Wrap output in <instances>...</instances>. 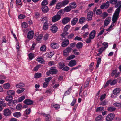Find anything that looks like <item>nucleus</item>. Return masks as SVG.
I'll use <instances>...</instances> for the list:
<instances>
[{
  "label": "nucleus",
  "mask_w": 121,
  "mask_h": 121,
  "mask_svg": "<svg viewBox=\"0 0 121 121\" xmlns=\"http://www.w3.org/2000/svg\"><path fill=\"white\" fill-rule=\"evenodd\" d=\"M41 9L43 12L45 13L48 12L49 10V9L47 6H42Z\"/></svg>",
  "instance_id": "nucleus-11"
},
{
  "label": "nucleus",
  "mask_w": 121,
  "mask_h": 121,
  "mask_svg": "<svg viewBox=\"0 0 121 121\" xmlns=\"http://www.w3.org/2000/svg\"><path fill=\"white\" fill-rule=\"evenodd\" d=\"M48 3V2L47 0H43L41 3V5L42 6H46Z\"/></svg>",
  "instance_id": "nucleus-47"
},
{
  "label": "nucleus",
  "mask_w": 121,
  "mask_h": 121,
  "mask_svg": "<svg viewBox=\"0 0 121 121\" xmlns=\"http://www.w3.org/2000/svg\"><path fill=\"white\" fill-rule=\"evenodd\" d=\"M110 19V17H108L107 19L104 21L103 26L104 27L106 26L109 24L111 20Z\"/></svg>",
  "instance_id": "nucleus-16"
},
{
  "label": "nucleus",
  "mask_w": 121,
  "mask_h": 121,
  "mask_svg": "<svg viewBox=\"0 0 121 121\" xmlns=\"http://www.w3.org/2000/svg\"><path fill=\"white\" fill-rule=\"evenodd\" d=\"M102 11L100 9H98L96 10V13L97 15H100L102 14Z\"/></svg>",
  "instance_id": "nucleus-46"
},
{
  "label": "nucleus",
  "mask_w": 121,
  "mask_h": 121,
  "mask_svg": "<svg viewBox=\"0 0 121 121\" xmlns=\"http://www.w3.org/2000/svg\"><path fill=\"white\" fill-rule=\"evenodd\" d=\"M54 107L56 109H58L60 107V105L58 104H55L53 105Z\"/></svg>",
  "instance_id": "nucleus-64"
},
{
  "label": "nucleus",
  "mask_w": 121,
  "mask_h": 121,
  "mask_svg": "<svg viewBox=\"0 0 121 121\" xmlns=\"http://www.w3.org/2000/svg\"><path fill=\"white\" fill-rule=\"evenodd\" d=\"M57 1L56 0H52L50 2L49 6H53L56 4Z\"/></svg>",
  "instance_id": "nucleus-44"
},
{
  "label": "nucleus",
  "mask_w": 121,
  "mask_h": 121,
  "mask_svg": "<svg viewBox=\"0 0 121 121\" xmlns=\"http://www.w3.org/2000/svg\"><path fill=\"white\" fill-rule=\"evenodd\" d=\"M104 108L103 107H98L96 110V112H101L104 109Z\"/></svg>",
  "instance_id": "nucleus-38"
},
{
  "label": "nucleus",
  "mask_w": 121,
  "mask_h": 121,
  "mask_svg": "<svg viewBox=\"0 0 121 121\" xmlns=\"http://www.w3.org/2000/svg\"><path fill=\"white\" fill-rule=\"evenodd\" d=\"M121 1H118L117 3L115 5V8L118 7L119 9H120L121 8Z\"/></svg>",
  "instance_id": "nucleus-37"
},
{
  "label": "nucleus",
  "mask_w": 121,
  "mask_h": 121,
  "mask_svg": "<svg viewBox=\"0 0 121 121\" xmlns=\"http://www.w3.org/2000/svg\"><path fill=\"white\" fill-rule=\"evenodd\" d=\"M28 56L29 59L32 60L34 57V55L32 53H30L28 54Z\"/></svg>",
  "instance_id": "nucleus-53"
},
{
  "label": "nucleus",
  "mask_w": 121,
  "mask_h": 121,
  "mask_svg": "<svg viewBox=\"0 0 121 121\" xmlns=\"http://www.w3.org/2000/svg\"><path fill=\"white\" fill-rule=\"evenodd\" d=\"M52 78L51 77H50L46 78L45 79V81L46 82L49 83L50 81L52 79Z\"/></svg>",
  "instance_id": "nucleus-57"
},
{
  "label": "nucleus",
  "mask_w": 121,
  "mask_h": 121,
  "mask_svg": "<svg viewBox=\"0 0 121 121\" xmlns=\"http://www.w3.org/2000/svg\"><path fill=\"white\" fill-rule=\"evenodd\" d=\"M59 68L61 69L63 68L65 66L64 63H62L61 62H60L59 63Z\"/></svg>",
  "instance_id": "nucleus-48"
},
{
  "label": "nucleus",
  "mask_w": 121,
  "mask_h": 121,
  "mask_svg": "<svg viewBox=\"0 0 121 121\" xmlns=\"http://www.w3.org/2000/svg\"><path fill=\"white\" fill-rule=\"evenodd\" d=\"M24 103L27 105H31L33 103V101L28 99H25L24 101Z\"/></svg>",
  "instance_id": "nucleus-13"
},
{
  "label": "nucleus",
  "mask_w": 121,
  "mask_h": 121,
  "mask_svg": "<svg viewBox=\"0 0 121 121\" xmlns=\"http://www.w3.org/2000/svg\"><path fill=\"white\" fill-rule=\"evenodd\" d=\"M4 100L2 99H0V105L1 106L5 107L6 106V104L4 103Z\"/></svg>",
  "instance_id": "nucleus-31"
},
{
  "label": "nucleus",
  "mask_w": 121,
  "mask_h": 121,
  "mask_svg": "<svg viewBox=\"0 0 121 121\" xmlns=\"http://www.w3.org/2000/svg\"><path fill=\"white\" fill-rule=\"evenodd\" d=\"M96 33V32L95 30H93L90 33L89 36L91 37L93 39L95 37Z\"/></svg>",
  "instance_id": "nucleus-22"
},
{
  "label": "nucleus",
  "mask_w": 121,
  "mask_h": 121,
  "mask_svg": "<svg viewBox=\"0 0 121 121\" xmlns=\"http://www.w3.org/2000/svg\"><path fill=\"white\" fill-rule=\"evenodd\" d=\"M89 82L88 80H87L85 82L84 85V87L86 88L89 86Z\"/></svg>",
  "instance_id": "nucleus-55"
},
{
  "label": "nucleus",
  "mask_w": 121,
  "mask_h": 121,
  "mask_svg": "<svg viewBox=\"0 0 121 121\" xmlns=\"http://www.w3.org/2000/svg\"><path fill=\"white\" fill-rule=\"evenodd\" d=\"M13 115L15 117L18 118L21 115V114L19 112H17L13 114Z\"/></svg>",
  "instance_id": "nucleus-40"
},
{
  "label": "nucleus",
  "mask_w": 121,
  "mask_h": 121,
  "mask_svg": "<svg viewBox=\"0 0 121 121\" xmlns=\"http://www.w3.org/2000/svg\"><path fill=\"white\" fill-rule=\"evenodd\" d=\"M86 21V18L84 17H82L79 20V23L82 24L84 23Z\"/></svg>",
  "instance_id": "nucleus-34"
},
{
  "label": "nucleus",
  "mask_w": 121,
  "mask_h": 121,
  "mask_svg": "<svg viewBox=\"0 0 121 121\" xmlns=\"http://www.w3.org/2000/svg\"><path fill=\"white\" fill-rule=\"evenodd\" d=\"M25 96L24 95L22 96L18 99L17 100L18 102H22L25 99Z\"/></svg>",
  "instance_id": "nucleus-41"
},
{
  "label": "nucleus",
  "mask_w": 121,
  "mask_h": 121,
  "mask_svg": "<svg viewBox=\"0 0 121 121\" xmlns=\"http://www.w3.org/2000/svg\"><path fill=\"white\" fill-rule=\"evenodd\" d=\"M33 32L32 31H29L28 33L27 38L29 39H31L33 38Z\"/></svg>",
  "instance_id": "nucleus-15"
},
{
  "label": "nucleus",
  "mask_w": 121,
  "mask_h": 121,
  "mask_svg": "<svg viewBox=\"0 0 121 121\" xmlns=\"http://www.w3.org/2000/svg\"><path fill=\"white\" fill-rule=\"evenodd\" d=\"M75 57V55H71L67 57L66 59V60H69L74 58Z\"/></svg>",
  "instance_id": "nucleus-49"
},
{
  "label": "nucleus",
  "mask_w": 121,
  "mask_h": 121,
  "mask_svg": "<svg viewBox=\"0 0 121 121\" xmlns=\"http://www.w3.org/2000/svg\"><path fill=\"white\" fill-rule=\"evenodd\" d=\"M13 99V97L11 95H8L6 96L5 100L7 101H11Z\"/></svg>",
  "instance_id": "nucleus-28"
},
{
  "label": "nucleus",
  "mask_w": 121,
  "mask_h": 121,
  "mask_svg": "<svg viewBox=\"0 0 121 121\" xmlns=\"http://www.w3.org/2000/svg\"><path fill=\"white\" fill-rule=\"evenodd\" d=\"M42 76L41 74L39 73H37L34 75V77L35 78H38L41 77Z\"/></svg>",
  "instance_id": "nucleus-30"
},
{
  "label": "nucleus",
  "mask_w": 121,
  "mask_h": 121,
  "mask_svg": "<svg viewBox=\"0 0 121 121\" xmlns=\"http://www.w3.org/2000/svg\"><path fill=\"white\" fill-rule=\"evenodd\" d=\"M51 31L53 33H55L57 31L58 28L55 24H54L50 27Z\"/></svg>",
  "instance_id": "nucleus-8"
},
{
  "label": "nucleus",
  "mask_w": 121,
  "mask_h": 121,
  "mask_svg": "<svg viewBox=\"0 0 121 121\" xmlns=\"http://www.w3.org/2000/svg\"><path fill=\"white\" fill-rule=\"evenodd\" d=\"M25 86V85L24 83L22 82H21L19 83L16 85V87L17 88H22Z\"/></svg>",
  "instance_id": "nucleus-21"
},
{
  "label": "nucleus",
  "mask_w": 121,
  "mask_h": 121,
  "mask_svg": "<svg viewBox=\"0 0 121 121\" xmlns=\"http://www.w3.org/2000/svg\"><path fill=\"white\" fill-rule=\"evenodd\" d=\"M72 50V49L71 47H68L63 51V54L64 56L67 57L69 55V53Z\"/></svg>",
  "instance_id": "nucleus-3"
},
{
  "label": "nucleus",
  "mask_w": 121,
  "mask_h": 121,
  "mask_svg": "<svg viewBox=\"0 0 121 121\" xmlns=\"http://www.w3.org/2000/svg\"><path fill=\"white\" fill-rule=\"evenodd\" d=\"M62 7V6L60 4V2L58 3V4H57L56 5V9H59Z\"/></svg>",
  "instance_id": "nucleus-52"
},
{
  "label": "nucleus",
  "mask_w": 121,
  "mask_h": 121,
  "mask_svg": "<svg viewBox=\"0 0 121 121\" xmlns=\"http://www.w3.org/2000/svg\"><path fill=\"white\" fill-rule=\"evenodd\" d=\"M41 21L43 23L44 22V21L45 22H47L48 21L47 17H44L42 18L41 19Z\"/></svg>",
  "instance_id": "nucleus-36"
},
{
  "label": "nucleus",
  "mask_w": 121,
  "mask_h": 121,
  "mask_svg": "<svg viewBox=\"0 0 121 121\" xmlns=\"http://www.w3.org/2000/svg\"><path fill=\"white\" fill-rule=\"evenodd\" d=\"M40 50L41 51H44L46 50V46L45 45H43L40 48Z\"/></svg>",
  "instance_id": "nucleus-56"
},
{
  "label": "nucleus",
  "mask_w": 121,
  "mask_h": 121,
  "mask_svg": "<svg viewBox=\"0 0 121 121\" xmlns=\"http://www.w3.org/2000/svg\"><path fill=\"white\" fill-rule=\"evenodd\" d=\"M64 10L62 9L59 10L57 12V14L60 15V16L62 14L64 13Z\"/></svg>",
  "instance_id": "nucleus-59"
},
{
  "label": "nucleus",
  "mask_w": 121,
  "mask_h": 121,
  "mask_svg": "<svg viewBox=\"0 0 121 121\" xmlns=\"http://www.w3.org/2000/svg\"><path fill=\"white\" fill-rule=\"evenodd\" d=\"M103 118L101 115H99L95 119L96 121H102Z\"/></svg>",
  "instance_id": "nucleus-33"
},
{
  "label": "nucleus",
  "mask_w": 121,
  "mask_h": 121,
  "mask_svg": "<svg viewBox=\"0 0 121 121\" xmlns=\"http://www.w3.org/2000/svg\"><path fill=\"white\" fill-rule=\"evenodd\" d=\"M71 9L69 6H67L64 9V12H67L70 11Z\"/></svg>",
  "instance_id": "nucleus-29"
},
{
  "label": "nucleus",
  "mask_w": 121,
  "mask_h": 121,
  "mask_svg": "<svg viewBox=\"0 0 121 121\" xmlns=\"http://www.w3.org/2000/svg\"><path fill=\"white\" fill-rule=\"evenodd\" d=\"M58 72V70L56 69L55 67H51L49 71L46 73V74L48 76H49L50 74L52 75L56 74Z\"/></svg>",
  "instance_id": "nucleus-2"
},
{
  "label": "nucleus",
  "mask_w": 121,
  "mask_h": 121,
  "mask_svg": "<svg viewBox=\"0 0 121 121\" xmlns=\"http://www.w3.org/2000/svg\"><path fill=\"white\" fill-rule=\"evenodd\" d=\"M68 0H65L60 2V4L62 6H65L67 4L69 3Z\"/></svg>",
  "instance_id": "nucleus-18"
},
{
  "label": "nucleus",
  "mask_w": 121,
  "mask_h": 121,
  "mask_svg": "<svg viewBox=\"0 0 121 121\" xmlns=\"http://www.w3.org/2000/svg\"><path fill=\"white\" fill-rule=\"evenodd\" d=\"M109 2L110 4H116L118 3V0H110Z\"/></svg>",
  "instance_id": "nucleus-35"
},
{
  "label": "nucleus",
  "mask_w": 121,
  "mask_h": 121,
  "mask_svg": "<svg viewBox=\"0 0 121 121\" xmlns=\"http://www.w3.org/2000/svg\"><path fill=\"white\" fill-rule=\"evenodd\" d=\"M37 61L38 62L41 64H44L45 63V61L42 58L39 57L37 58Z\"/></svg>",
  "instance_id": "nucleus-25"
},
{
  "label": "nucleus",
  "mask_w": 121,
  "mask_h": 121,
  "mask_svg": "<svg viewBox=\"0 0 121 121\" xmlns=\"http://www.w3.org/2000/svg\"><path fill=\"white\" fill-rule=\"evenodd\" d=\"M55 61H50L48 62V65L50 66L53 65L55 64Z\"/></svg>",
  "instance_id": "nucleus-63"
},
{
  "label": "nucleus",
  "mask_w": 121,
  "mask_h": 121,
  "mask_svg": "<svg viewBox=\"0 0 121 121\" xmlns=\"http://www.w3.org/2000/svg\"><path fill=\"white\" fill-rule=\"evenodd\" d=\"M43 36L42 34H40L39 35L37 38V40L38 41H39L42 39Z\"/></svg>",
  "instance_id": "nucleus-54"
},
{
  "label": "nucleus",
  "mask_w": 121,
  "mask_h": 121,
  "mask_svg": "<svg viewBox=\"0 0 121 121\" xmlns=\"http://www.w3.org/2000/svg\"><path fill=\"white\" fill-rule=\"evenodd\" d=\"M76 64V61L74 60H71L68 63V65L70 67L75 66Z\"/></svg>",
  "instance_id": "nucleus-10"
},
{
  "label": "nucleus",
  "mask_w": 121,
  "mask_h": 121,
  "mask_svg": "<svg viewBox=\"0 0 121 121\" xmlns=\"http://www.w3.org/2000/svg\"><path fill=\"white\" fill-rule=\"evenodd\" d=\"M15 92L14 91L10 90L7 91V94L9 95L12 96L14 95Z\"/></svg>",
  "instance_id": "nucleus-26"
},
{
  "label": "nucleus",
  "mask_w": 121,
  "mask_h": 121,
  "mask_svg": "<svg viewBox=\"0 0 121 121\" xmlns=\"http://www.w3.org/2000/svg\"><path fill=\"white\" fill-rule=\"evenodd\" d=\"M69 43V41L67 39L63 41L62 44V46L63 47H65L67 46Z\"/></svg>",
  "instance_id": "nucleus-23"
},
{
  "label": "nucleus",
  "mask_w": 121,
  "mask_h": 121,
  "mask_svg": "<svg viewBox=\"0 0 121 121\" xmlns=\"http://www.w3.org/2000/svg\"><path fill=\"white\" fill-rule=\"evenodd\" d=\"M113 105L118 107H121V103L116 102L114 103Z\"/></svg>",
  "instance_id": "nucleus-45"
},
{
  "label": "nucleus",
  "mask_w": 121,
  "mask_h": 121,
  "mask_svg": "<svg viewBox=\"0 0 121 121\" xmlns=\"http://www.w3.org/2000/svg\"><path fill=\"white\" fill-rule=\"evenodd\" d=\"M11 114V111L8 109H6L4 111V115L5 116H8Z\"/></svg>",
  "instance_id": "nucleus-9"
},
{
  "label": "nucleus",
  "mask_w": 121,
  "mask_h": 121,
  "mask_svg": "<svg viewBox=\"0 0 121 121\" xmlns=\"http://www.w3.org/2000/svg\"><path fill=\"white\" fill-rule=\"evenodd\" d=\"M49 35L48 34H46L43 37V39L45 40H47L48 38Z\"/></svg>",
  "instance_id": "nucleus-58"
},
{
  "label": "nucleus",
  "mask_w": 121,
  "mask_h": 121,
  "mask_svg": "<svg viewBox=\"0 0 121 121\" xmlns=\"http://www.w3.org/2000/svg\"><path fill=\"white\" fill-rule=\"evenodd\" d=\"M61 16L59 14H56L54 16L52 17V21L53 22L57 21L61 18Z\"/></svg>",
  "instance_id": "nucleus-6"
},
{
  "label": "nucleus",
  "mask_w": 121,
  "mask_h": 121,
  "mask_svg": "<svg viewBox=\"0 0 121 121\" xmlns=\"http://www.w3.org/2000/svg\"><path fill=\"white\" fill-rule=\"evenodd\" d=\"M69 6L72 9H74L76 7V5L75 2H72L70 4Z\"/></svg>",
  "instance_id": "nucleus-27"
},
{
  "label": "nucleus",
  "mask_w": 121,
  "mask_h": 121,
  "mask_svg": "<svg viewBox=\"0 0 121 121\" xmlns=\"http://www.w3.org/2000/svg\"><path fill=\"white\" fill-rule=\"evenodd\" d=\"M109 3L110 2L109 1H107L106 2V3H104L105 6V8H108L109 6Z\"/></svg>",
  "instance_id": "nucleus-62"
},
{
  "label": "nucleus",
  "mask_w": 121,
  "mask_h": 121,
  "mask_svg": "<svg viewBox=\"0 0 121 121\" xmlns=\"http://www.w3.org/2000/svg\"><path fill=\"white\" fill-rule=\"evenodd\" d=\"M71 20V18L66 17L64 18L62 21V23L64 24H65L69 22Z\"/></svg>",
  "instance_id": "nucleus-14"
},
{
  "label": "nucleus",
  "mask_w": 121,
  "mask_h": 121,
  "mask_svg": "<svg viewBox=\"0 0 121 121\" xmlns=\"http://www.w3.org/2000/svg\"><path fill=\"white\" fill-rule=\"evenodd\" d=\"M93 15V13L92 11H90L87 13V20L88 21H90L92 20V17Z\"/></svg>",
  "instance_id": "nucleus-7"
},
{
  "label": "nucleus",
  "mask_w": 121,
  "mask_h": 121,
  "mask_svg": "<svg viewBox=\"0 0 121 121\" xmlns=\"http://www.w3.org/2000/svg\"><path fill=\"white\" fill-rule=\"evenodd\" d=\"M70 25H68L66 26L64 28L63 32L61 34L63 38H65V36L68 34L69 33L67 32L68 30L70 28Z\"/></svg>",
  "instance_id": "nucleus-4"
},
{
  "label": "nucleus",
  "mask_w": 121,
  "mask_h": 121,
  "mask_svg": "<svg viewBox=\"0 0 121 121\" xmlns=\"http://www.w3.org/2000/svg\"><path fill=\"white\" fill-rule=\"evenodd\" d=\"M41 65H39L36 66L33 69L34 70L36 71H37L39 68L41 67Z\"/></svg>",
  "instance_id": "nucleus-50"
},
{
  "label": "nucleus",
  "mask_w": 121,
  "mask_h": 121,
  "mask_svg": "<svg viewBox=\"0 0 121 121\" xmlns=\"http://www.w3.org/2000/svg\"><path fill=\"white\" fill-rule=\"evenodd\" d=\"M83 46V44L81 42H79L76 45L77 48L78 49L81 48Z\"/></svg>",
  "instance_id": "nucleus-32"
},
{
  "label": "nucleus",
  "mask_w": 121,
  "mask_h": 121,
  "mask_svg": "<svg viewBox=\"0 0 121 121\" xmlns=\"http://www.w3.org/2000/svg\"><path fill=\"white\" fill-rule=\"evenodd\" d=\"M22 27L23 28H26L28 27L27 24L25 22H24L22 25Z\"/></svg>",
  "instance_id": "nucleus-61"
},
{
  "label": "nucleus",
  "mask_w": 121,
  "mask_h": 121,
  "mask_svg": "<svg viewBox=\"0 0 121 121\" xmlns=\"http://www.w3.org/2000/svg\"><path fill=\"white\" fill-rule=\"evenodd\" d=\"M50 46L52 48L54 49H57L59 47L58 44L56 43H51L50 44Z\"/></svg>",
  "instance_id": "nucleus-12"
},
{
  "label": "nucleus",
  "mask_w": 121,
  "mask_h": 121,
  "mask_svg": "<svg viewBox=\"0 0 121 121\" xmlns=\"http://www.w3.org/2000/svg\"><path fill=\"white\" fill-rule=\"evenodd\" d=\"M10 85L9 83L4 84L3 85L5 89H8L10 87Z\"/></svg>",
  "instance_id": "nucleus-42"
},
{
  "label": "nucleus",
  "mask_w": 121,
  "mask_h": 121,
  "mask_svg": "<svg viewBox=\"0 0 121 121\" xmlns=\"http://www.w3.org/2000/svg\"><path fill=\"white\" fill-rule=\"evenodd\" d=\"M115 115L114 114L110 113L108 114L106 116V119L107 121H111L114 119Z\"/></svg>",
  "instance_id": "nucleus-5"
},
{
  "label": "nucleus",
  "mask_w": 121,
  "mask_h": 121,
  "mask_svg": "<svg viewBox=\"0 0 121 121\" xmlns=\"http://www.w3.org/2000/svg\"><path fill=\"white\" fill-rule=\"evenodd\" d=\"M24 90V88H20L17 90L16 91V92L18 94H20L23 92Z\"/></svg>",
  "instance_id": "nucleus-43"
},
{
  "label": "nucleus",
  "mask_w": 121,
  "mask_h": 121,
  "mask_svg": "<svg viewBox=\"0 0 121 121\" xmlns=\"http://www.w3.org/2000/svg\"><path fill=\"white\" fill-rule=\"evenodd\" d=\"M108 14L106 12H104L102 13V14L101 15V17L103 18L104 19L106 17L108 16Z\"/></svg>",
  "instance_id": "nucleus-39"
},
{
  "label": "nucleus",
  "mask_w": 121,
  "mask_h": 121,
  "mask_svg": "<svg viewBox=\"0 0 121 121\" xmlns=\"http://www.w3.org/2000/svg\"><path fill=\"white\" fill-rule=\"evenodd\" d=\"M92 39L91 37L89 36V38L86 40V42L87 43H89L91 42V39Z\"/></svg>",
  "instance_id": "nucleus-51"
},
{
  "label": "nucleus",
  "mask_w": 121,
  "mask_h": 121,
  "mask_svg": "<svg viewBox=\"0 0 121 121\" xmlns=\"http://www.w3.org/2000/svg\"><path fill=\"white\" fill-rule=\"evenodd\" d=\"M48 25L49 24L48 22H44L43 27V29L45 30H48Z\"/></svg>",
  "instance_id": "nucleus-17"
},
{
  "label": "nucleus",
  "mask_w": 121,
  "mask_h": 121,
  "mask_svg": "<svg viewBox=\"0 0 121 121\" xmlns=\"http://www.w3.org/2000/svg\"><path fill=\"white\" fill-rule=\"evenodd\" d=\"M107 109L108 111L112 112L116 110V108L114 106H111L108 107Z\"/></svg>",
  "instance_id": "nucleus-24"
},
{
  "label": "nucleus",
  "mask_w": 121,
  "mask_h": 121,
  "mask_svg": "<svg viewBox=\"0 0 121 121\" xmlns=\"http://www.w3.org/2000/svg\"><path fill=\"white\" fill-rule=\"evenodd\" d=\"M78 20V19L76 17L73 18L71 21V24L73 26L75 25Z\"/></svg>",
  "instance_id": "nucleus-19"
},
{
  "label": "nucleus",
  "mask_w": 121,
  "mask_h": 121,
  "mask_svg": "<svg viewBox=\"0 0 121 121\" xmlns=\"http://www.w3.org/2000/svg\"><path fill=\"white\" fill-rule=\"evenodd\" d=\"M120 89L119 88H116L113 90V94L114 95H116V97L117 96V95L119 94L120 91Z\"/></svg>",
  "instance_id": "nucleus-20"
},
{
  "label": "nucleus",
  "mask_w": 121,
  "mask_h": 121,
  "mask_svg": "<svg viewBox=\"0 0 121 121\" xmlns=\"http://www.w3.org/2000/svg\"><path fill=\"white\" fill-rule=\"evenodd\" d=\"M121 9L118 8L116 10L112 18V23L114 24L117 21L118 18L119 14L120 11Z\"/></svg>",
  "instance_id": "nucleus-1"
},
{
  "label": "nucleus",
  "mask_w": 121,
  "mask_h": 121,
  "mask_svg": "<svg viewBox=\"0 0 121 121\" xmlns=\"http://www.w3.org/2000/svg\"><path fill=\"white\" fill-rule=\"evenodd\" d=\"M30 112L31 109L30 108L27 109L25 111V113L26 115L29 114L30 113Z\"/></svg>",
  "instance_id": "nucleus-60"
}]
</instances>
